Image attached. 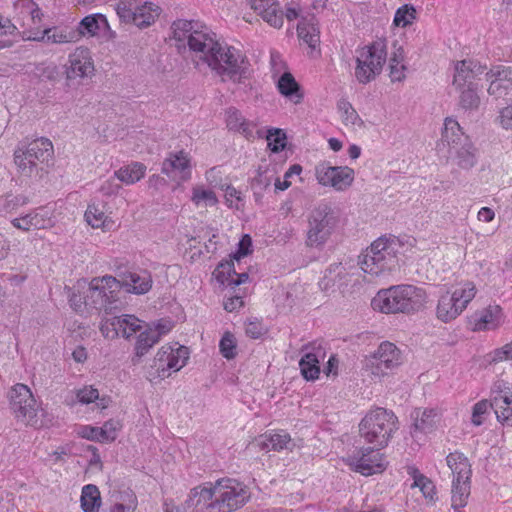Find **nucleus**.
Segmentation results:
<instances>
[{"instance_id":"obj_20","label":"nucleus","mask_w":512,"mask_h":512,"mask_svg":"<svg viewBox=\"0 0 512 512\" xmlns=\"http://www.w3.org/2000/svg\"><path fill=\"white\" fill-rule=\"evenodd\" d=\"M12 225L22 231L46 229L53 225L51 212L46 207H38L28 214L11 221Z\"/></svg>"},{"instance_id":"obj_53","label":"nucleus","mask_w":512,"mask_h":512,"mask_svg":"<svg viewBox=\"0 0 512 512\" xmlns=\"http://www.w3.org/2000/svg\"><path fill=\"white\" fill-rule=\"evenodd\" d=\"M192 201L199 205L201 202L205 203V206H214L218 203V199L215 193L211 190H206L202 187L193 188Z\"/></svg>"},{"instance_id":"obj_13","label":"nucleus","mask_w":512,"mask_h":512,"mask_svg":"<svg viewBox=\"0 0 512 512\" xmlns=\"http://www.w3.org/2000/svg\"><path fill=\"white\" fill-rule=\"evenodd\" d=\"M315 177L322 186H329L337 191H344L352 185L355 172L348 166H331L328 162L324 161L315 166Z\"/></svg>"},{"instance_id":"obj_62","label":"nucleus","mask_w":512,"mask_h":512,"mask_svg":"<svg viewBox=\"0 0 512 512\" xmlns=\"http://www.w3.org/2000/svg\"><path fill=\"white\" fill-rule=\"evenodd\" d=\"M487 72L489 77H495L497 80L510 85L512 83V67L498 66Z\"/></svg>"},{"instance_id":"obj_8","label":"nucleus","mask_w":512,"mask_h":512,"mask_svg":"<svg viewBox=\"0 0 512 512\" xmlns=\"http://www.w3.org/2000/svg\"><path fill=\"white\" fill-rule=\"evenodd\" d=\"M355 78L360 84H368L382 71L387 59L386 46L377 41L356 51Z\"/></svg>"},{"instance_id":"obj_46","label":"nucleus","mask_w":512,"mask_h":512,"mask_svg":"<svg viewBox=\"0 0 512 512\" xmlns=\"http://www.w3.org/2000/svg\"><path fill=\"white\" fill-rule=\"evenodd\" d=\"M169 355H171V345L166 344L163 345L158 350L154 358L153 368H155L157 377L160 379H165L169 377L168 368H166V363L169 360Z\"/></svg>"},{"instance_id":"obj_39","label":"nucleus","mask_w":512,"mask_h":512,"mask_svg":"<svg viewBox=\"0 0 512 512\" xmlns=\"http://www.w3.org/2000/svg\"><path fill=\"white\" fill-rule=\"evenodd\" d=\"M76 397L82 404H90L96 402V405L100 409H105L109 406L110 398L107 396L100 397L99 391L92 385L84 386L77 390Z\"/></svg>"},{"instance_id":"obj_30","label":"nucleus","mask_w":512,"mask_h":512,"mask_svg":"<svg viewBox=\"0 0 512 512\" xmlns=\"http://www.w3.org/2000/svg\"><path fill=\"white\" fill-rule=\"evenodd\" d=\"M447 465L451 469L453 479L470 480L472 470L468 458L461 452L455 451L447 455Z\"/></svg>"},{"instance_id":"obj_59","label":"nucleus","mask_w":512,"mask_h":512,"mask_svg":"<svg viewBox=\"0 0 512 512\" xmlns=\"http://www.w3.org/2000/svg\"><path fill=\"white\" fill-rule=\"evenodd\" d=\"M36 70L41 80L55 82L59 78V70L54 63L40 64Z\"/></svg>"},{"instance_id":"obj_1","label":"nucleus","mask_w":512,"mask_h":512,"mask_svg":"<svg viewBox=\"0 0 512 512\" xmlns=\"http://www.w3.org/2000/svg\"><path fill=\"white\" fill-rule=\"evenodd\" d=\"M173 37L187 41L196 65H207L219 76L240 83L247 77L248 62L240 50L223 44L206 25L179 19L172 24Z\"/></svg>"},{"instance_id":"obj_18","label":"nucleus","mask_w":512,"mask_h":512,"mask_svg":"<svg viewBox=\"0 0 512 512\" xmlns=\"http://www.w3.org/2000/svg\"><path fill=\"white\" fill-rule=\"evenodd\" d=\"M304 352L299 361L302 376L307 381L316 380L320 374V362L326 357L325 348L321 344H309L302 348Z\"/></svg>"},{"instance_id":"obj_34","label":"nucleus","mask_w":512,"mask_h":512,"mask_svg":"<svg viewBox=\"0 0 512 512\" xmlns=\"http://www.w3.org/2000/svg\"><path fill=\"white\" fill-rule=\"evenodd\" d=\"M299 37L311 48H315L320 41L318 23L314 17L302 18L297 26Z\"/></svg>"},{"instance_id":"obj_54","label":"nucleus","mask_w":512,"mask_h":512,"mask_svg":"<svg viewBox=\"0 0 512 512\" xmlns=\"http://www.w3.org/2000/svg\"><path fill=\"white\" fill-rule=\"evenodd\" d=\"M219 348L224 358L233 359L236 356V342L233 334L226 332L220 340Z\"/></svg>"},{"instance_id":"obj_32","label":"nucleus","mask_w":512,"mask_h":512,"mask_svg":"<svg viewBox=\"0 0 512 512\" xmlns=\"http://www.w3.org/2000/svg\"><path fill=\"white\" fill-rule=\"evenodd\" d=\"M277 88L283 96L288 98L295 104H298L303 99L301 87L289 72H285L278 80Z\"/></svg>"},{"instance_id":"obj_55","label":"nucleus","mask_w":512,"mask_h":512,"mask_svg":"<svg viewBox=\"0 0 512 512\" xmlns=\"http://www.w3.org/2000/svg\"><path fill=\"white\" fill-rule=\"evenodd\" d=\"M121 428V424L116 420L106 421L102 427L99 428L101 442H112L117 438V433Z\"/></svg>"},{"instance_id":"obj_45","label":"nucleus","mask_w":512,"mask_h":512,"mask_svg":"<svg viewBox=\"0 0 512 512\" xmlns=\"http://www.w3.org/2000/svg\"><path fill=\"white\" fill-rule=\"evenodd\" d=\"M214 275L220 284L231 287L236 275L233 261L220 262L214 271Z\"/></svg>"},{"instance_id":"obj_31","label":"nucleus","mask_w":512,"mask_h":512,"mask_svg":"<svg viewBox=\"0 0 512 512\" xmlns=\"http://www.w3.org/2000/svg\"><path fill=\"white\" fill-rule=\"evenodd\" d=\"M501 312V308L496 305L489 306L480 313H476L474 316V330L484 331L495 329L500 324Z\"/></svg>"},{"instance_id":"obj_16","label":"nucleus","mask_w":512,"mask_h":512,"mask_svg":"<svg viewBox=\"0 0 512 512\" xmlns=\"http://www.w3.org/2000/svg\"><path fill=\"white\" fill-rule=\"evenodd\" d=\"M380 449L374 446L363 447L353 454L350 459L354 471L364 476L382 472L386 467V463Z\"/></svg>"},{"instance_id":"obj_6","label":"nucleus","mask_w":512,"mask_h":512,"mask_svg":"<svg viewBox=\"0 0 512 512\" xmlns=\"http://www.w3.org/2000/svg\"><path fill=\"white\" fill-rule=\"evenodd\" d=\"M121 284L113 276L95 277L84 296L85 306L105 314H112L123 306Z\"/></svg>"},{"instance_id":"obj_5","label":"nucleus","mask_w":512,"mask_h":512,"mask_svg":"<svg viewBox=\"0 0 512 512\" xmlns=\"http://www.w3.org/2000/svg\"><path fill=\"white\" fill-rule=\"evenodd\" d=\"M397 430L396 415L392 411L380 407L370 410L359 424L361 438L376 448L386 447Z\"/></svg>"},{"instance_id":"obj_2","label":"nucleus","mask_w":512,"mask_h":512,"mask_svg":"<svg viewBox=\"0 0 512 512\" xmlns=\"http://www.w3.org/2000/svg\"><path fill=\"white\" fill-rule=\"evenodd\" d=\"M424 289L414 285L400 284L380 290L372 300V307L382 313H413L426 303Z\"/></svg>"},{"instance_id":"obj_7","label":"nucleus","mask_w":512,"mask_h":512,"mask_svg":"<svg viewBox=\"0 0 512 512\" xmlns=\"http://www.w3.org/2000/svg\"><path fill=\"white\" fill-rule=\"evenodd\" d=\"M53 144L48 138H38L28 145H19L14 150V163L18 172L25 177L39 176L44 171L43 165L52 159Z\"/></svg>"},{"instance_id":"obj_38","label":"nucleus","mask_w":512,"mask_h":512,"mask_svg":"<svg viewBox=\"0 0 512 512\" xmlns=\"http://www.w3.org/2000/svg\"><path fill=\"white\" fill-rule=\"evenodd\" d=\"M108 27L107 19L102 14H92L84 17L79 26L81 34L97 35L101 30Z\"/></svg>"},{"instance_id":"obj_63","label":"nucleus","mask_w":512,"mask_h":512,"mask_svg":"<svg viewBox=\"0 0 512 512\" xmlns=\"http://www.w3.org/2000/svg\"><path fill=\"white\" fill-rule=\"evenodd\" d=\"M496 121L503 129H512V103L499 111Z\"/></svg>"},{"instance_id":"obj_12","label":"nucleus","mask_w":512,"mask_h":512,"mask_svg":"<svg viewBox=\"0 0 512 512\" xmlns=\"http://www.w3.org/2000/svg\"><path fill=\"white\" fill-rule=\"evenodd\" d=\"M9 400L10 408L18 420L31 426L37 424L39 406L27 385L15 384L9 391Z\"/></svg>"},{"instance_id":"obj_25","label":"nucleus","mask_w":512,"mask_h":512,"mask_svg":"<svg viewBox=\"0 0 512 512\" xmlns=\"http://www.w3.org/2000/svg\"><path fill=\"white\" fill-rule=\"evenodd\" d=\"M258 445L263 450L282 451L292 450L295 446L288 432L284 430L268 431L260 436Z\"/></svg>"},{"instance_id":"obj_60","label":"nucleus","mask_w":512,"mask_h":512,"mask_svg":"<svg viewBox=\"0 0 512 512\" xmlns=\"http://www.w3.org/2000/svg\"><path fill=\"white\" fill-rule=\"evenodd\" d=\"M47 31H49V35H47V43H53V44L68 43L73 38L72 33L67 32L64 29H59L57 27L47 28Z\"/></svg>"},{"instance_id":"obj_36","label":"nucleus","mask_w":512,"mask_h":512,"mask_svg":"<svg viewBox=\"0 0 512 512\" xmlns=\"http://www.w3.org/2000/svg\"><path fill=\"white\" fill-rule=\"evenodd\" d=\"M408 474L413 478L411 487H418L426 499L434 501L436 496L434 483L413 466L408 467Z\"/></svg>"},{"instance_id":"obj_58","label":"nucleus","mask_w":512,"mask_h":512,"mask_svg":"<svg viewBox=\"0 0 512 512\" xmlns=\"http://www.w3.org/2000/svg\"><path fill=\"white\" fill-rule=\"evenodd\" d=\"M485 76L486 79L490 81L489 87L487 89L489 95L499 98L507 94V92L510 90V84L503 83L497 80L495 77H489L488 72L485 73Z\"/></svg>"},{"instance_id":"obj_57","label":"nucleus","mask_w":512,"mask_h":512,"mask_svg":"<svg viewBox=\"0 0 512 512\" xmlns=\"http://www.w3.org/2000/svg\"><path fill=\"white\" fill-rule=\"evenodd\" d=\"M221 189L225 191V199L229 207L240 209L241 206H243L244 197L241 191L237 190L232 185L221 186Z\"/></svg>"},{"instance_id":"obj_27","label":"nucleus","mask_w":512,"mask_h":512,"mask_svg":"<svg viewBox=\"0 0 512 512\" xmlns=\"http://www.w3.org/2000/svg\"><path fill=\"white\" fill-rule=\"evenodd\" d=\"M166 332L167 330H164V327L160 324L156 328L149 327L145 330H141L135 344L136 356H144L156 343L159 342L161 336Z\"/></svg>"},{"instance_id":"obj_23","label":"nucleus","mask_w":512,"mask_h":512,"mask_svg":"<svg viewBox=\"0 0 512 512\" xmlns=\"http://www.w3.org/2000/svg\"><path fill=\"white\" fill-rule=\"evenodd\" d=\"M413 420V436L417 433H430L434 431L440 421V415L436 409L433 408H417L411 413Z\"/></svg>"},{"instance_id":"obj_9","label":"nucleus","mask_w":512,"mask_h":512,"mask_svg":"<svg viewBox=\"0 0 512 512\" xmlns=\"http://www.w3.org/2000/svg\"><path fill=\"white\" fill-rule=\"evenodd\" d=\"M476 292L475 284L466 281L453 291L442 294L436 307L437 318L444 323L456 319L474 299Z\"/></svg>"},{"instance_id":"obj_35","label":"nucleus","mask_w":512,"mask_h":512,"mask_svg":"<svg viewBox=\"0 0 512 512\" xmlns=\"http://www.w3.org/2000/svg\"><path fill=\"white\" fill-rule=\"evenodd\" d=\"M451 506L456 512H462L461 508L467 504L470 495V480H452Z\"/></svg>"},{"instance_id":"obj_52","label":"nucleus","mask_w":512,"mask_h":512,"mask_svg":"<svg viewBox=\"0 0 512 512\" xmlns=\"http://www.w3.org/2000/svg\"><path fill=\"white\" fill-rule=\"evenodd\" d=\"M338 107L345 125L355 126L361 124V118L349 102L341 101Z\"/></svg>"},{"instance_id":"obj_40","label":"nucleus","mask_w":512,"mask_h":512,"mask_svg":"<svg viewBox=\"0 0 512 512\" xmlns=\"http://www.w3.org/2000/svg\"><path fill=\"white\" fill-rule=\"evenodd\" d=\"M188 359L189 352L187 347L179 346L178 344L171 345V355H169V360L166 363L169 376L172 374V372H177L182 367H184Z\"/></svg>"},{"instance_id":"obj_37","label":"nucleus","mask_w":512,"mask_h":512,"mask_svg":"<svg viewBox=\"0 0 512 512\" xmlns=\"http://www.w3.org/2000/svg\"><path fill=\"white\" fill-rule=\"evenodd\" d=\"M80 501L84 512H99L101 497L97 486L93 484L85 485L82 489Z\"/></svg>"},{"instance_id":"obj_17","label":"nucleus","mask_w":512,"mask_h":512,"mask_svg":"<svg viewBox=\"0 0 512 512\" xmlns=\"http://www.w3.org/2000/svg\"><path fill=\"white\" fill-rule=\"evenodd\" d=\"M94 63L91 52L86 47H77L68 58L66 77L68 80L83 79L92 76Z\"/></svg>"},{"instance_id":"obj_24","label":"nucleus","mask_w":512,"mask_h":512,"mask_svg":"<svg viewBox=\"0 0 512 512\" xmlns=\"http://www.w3.org/2000/svg\"><path fill=\"white\" fill-rule=\"evenodd\" d=\"M491 407L494 409L497 420L504 425L512 427V392L493 391Z\"/></svg>"},{"instance_id":"obj_10","label":"nucleus","mask_w":512,"mask_h":512,"mask_svg":"<svg viewBox=\"0 0 512 512\" xmlns=\"http://www.w3.org/2000/svg\"><path fill=\"white\" fill-rule=\"evenodd\" d=\"M337 224L334 211L327 203L318 204L308 216L306 244L308 247H322L332 235Z\"/></svg>"},{"instance_id":"obj_4","label":"nucleus","mask_w":512,"mask_h":512,"mask_svg":"<svg viewBox=\"0 0 512 512\" xmlns=\"http://www.w3.org/2000/svg\"><path fill=\"white\" fill-rule=\"evenodd\" d=\"M437 148L439 151L447 148L449 158L462 169H471L477 163L476 148L453 118L445 119Z\"/></svg>"},{"instance_id":"obj_49","label":"nucleus","mask_w":512,"mask_h":512,"mask_svg":"<svg viewBox=\"0 0 512 512\" xmlns=\"http://www.w3.org/2000/svg\"><path fill=\"white\" fill-rule=\"evenodd\" d=\"M272 182V176L268 174L265 170H261L259 168L257 170V175L253 178L251 182V187L254 190L255 200L258 201L261 197V194L264 190L270 187Z\"/></svg>"},{"instance_id":"obj_50","label":"nucleus","mask_w":512,"mask_h":512,"mask_svg":"<svg viewBox=\"0 0 512 512\" xmlns=\"http://www.w3.org/2000/svg\"><path fill=\"white\" fill-rule=\"evenodd\" d=\"M199 497L196 501V505L206 504L208 501H211L213 497L216 498V482L209 487L206 486H197L193 488L190 492V498L194 499Z\"/></svg>"},{"instance_id":"obj_48","label":"nucleus","mask_w":512,"mask_h":512,"mask_svg":"<svg viewBox=\"0 0 512 512\" xmlns=\"http://www.w3.org/2000/svg\"><path fill=\"white\" fill-rule=\"evenodd\" d=\"M416 19L414 6L405 4L396 10L393 23L398 27H407Z\"/></svg>"},{"instance_id":"obj_29","label":"nucleus","mask_w":512,"mask_h":512,"mask_svg":"<svg viewBox=\"0 0 512 512\" xmlns=\"http://www.w3.org/2000/svg\"><path fill=\"white\" fill-rule=\"evenodd\" d=\"M189 159L187 154L180 151L176 154H171L169 158L165 159L162 163V173L168 177H173L176 172L182 173L181 179L186 180L189 177Z\"/></svg>"},{"instance_id":"obj_33","label":"nucleus","mask_w":512,"mask_h":512,"mask_svg":"<svg viewBox=\"0 0 512 512\" xmlns=\"http://www.w3.org/2000/svg\"><path fill=\"white\" fill-rule=\"evenodd\" d=\"M146 173V166L140 162L122 166L114 172V177L125 185H132L140 181Z\"/></svg>"},{"instance_id":"obj_41","label":"nucleus","mask_w":512,"mask_h":512,"mask_svg":"<svg viewBox=\"0 0 512 512\" xmlns=\"http://www.w3.org/2000/svg\"><path fill=\"white\" fill-rule=\"evenodd\" d=\"M122 327L119 329L120 336L129 339L135 333L140 332L142 330L141 321L130 314H123L119 316V320H117Z\"/></svg>"},{"instance_id":"obj_26","label":"nucleus","mask_w":512,"mask_h":512,"mask_svg":"<svg viewBox=\"0 0 512 512\" xmlns=\"http://www.w3.org/2000/svg\"><path fill=\"white\" fill-rule=\"evenodd\" d=\"M225 122L229 130L242 134L247 139L253 137L255 124L244 118L235 107H229L225 111Z\"/></svg>"},{"instance_id":"obj_15","label":"nucleus","mask_w":512,"mask_h":512,"mask_svg":"<svg viewBox=\"0 0 512 512\" xmlns=\"http://www.w3.org/2000/svg\"><path fill=\"white\" fill-rule=\"evenodd\" d=\"M160 7L152 2H145L141 6L132 7L121 3L117 7V14L125 22H131L139 28H145L155 22L160 15Z\"/></svg>"},{"instance_id":"obj_21","label":"nucleus","mask_w":512,"mask_h":512,"mask_svg":"<svg viewBox=\"0 0 512 512\" xmlns=\"http://www.w3.org/2000/svg\"><path fill=\"white\" fill-rule=\"evenodd\" d=\"M252 10L275 28L283 25V13L276 0H246Z\"/></svg>"},{"instance_id":"obj_51","label":"nucleus","mask_w":512,"mask_h":512,"mask_svg":"<svg viewBox=\"0 0 512 512\" xmlns=\"http://www.w3.org/2000/svg\"><path fill=\"white\" fill-rule=\"evenodd\" d=\"M399 51H401L400 59L390 58V61H389V70H390L389 76L391 78V81H393V82L402 81L405 78L406 67L402 63L403 59H404V51H403L402 47H399Z\"/></svg>"},{"instance_id":"obj_28","label":"nucleus","mask_w":512,"mask_h":512,"mask_svg":"<svg viewBox=\"0 0 512 512\" xmlns=\"http://www.w3.org/2000/svg\"><path fill=\"white\" fill-rule=\"evenodd\" d=\"M15 18L21 21V26L28 25L27 19H30L33 24L41 21L43 16L40 8L33 0H16L14 2Z\"/></svg>"},{"instance_id":"obj_42","label":"nucleus","mask_w":512,"mask_h":512,"mask_svg":"<svg viewBox=\"0 0 512 512\" xmlns=\"http://www.w3.org/2000/svg\"><path fill=\"white\" fill-rule=\"evenodd\" d=\"M460 92L459 103L465 110H476L480 105V97L477 93L478 86H467L457 89Z\"/></svg>"},{"instance_id":"obj_11","label":"nucleus","mask_w":512,"mask_h":512,"mask_svg":"<svg viewBox=\"0 0 512 512\" xmlns=\"http://www.w3.org/2000/svg\"><path fill=\"white\" fill-rule=\"evenodd\" d=\"M247 487L236 479L222 478L216 481V499L208 504L218 512H234L249 500Z\"/></svg>"},{"instance_id":"obj_3","label":"nucleus","mask_w":512,"mask_h":512,"mask_svg":"<svg viewBox=\"0 0 512 512\" xmlns=\"http://www.w3.org/2000/svg\"><path fill=\"white\" fill-rule=\"evenodd\" d=\"M401 242L397 237H379L359 256L362 271L371 277H378L398 267Z\"/></svg>"},{"instance_id":"obj_64","label":"nucleus","mask_w":512,"mask_h":512,"mask_svg":"<svg viewBox=\"0 0 512 512\" xmlns=\"http://www.w3.org/2000/svg\"><path fill=\"white\" fill-rule=\"evenodd\" d=\"M137 498L135 495H129L126 503H115L110 508V512H135L137 508Z\"/></svg>"},{"instance_id":"obj_44","label":"nucleus","mask_w":512,"mask_h":512,"mask_svg":"<svg viewBox=\"0 0 512 512\" xmlns=\"http://www.w3.org/2000/svg\"><path fill=\"white\" fill-rule=\"evenodd\" d=\"M29 203V198L26 195L18 194H7L0 197V212L1 213H12L18 208Z\"/></svg>"},{"instance_id":"obj_56","label":"nucleus","mask_w":512,"mask_h":512,"mask_svg":"<svg viewBox=\"0 0 512 512\" xmlns=\"http://www.w3.org/2000/svg\"><path fill=\"white\" fill-rule=\"evenodd\" d=\"M117 320H119V316L102 320L100 325V331L105 338L114 339L120 336L119 329L122 326L119 323H117Z\"/></svg>"},{"instance_id":"obj_43","label":"nucleus","mask_w":512,"mask_h":512,"mask_svg":"<svg viewBox=\"0 0 512 512\" xmlns=\"http://www.w3.org/2000/svg\"><path fill=\"white\" fill-rule=\"evenodd\" d=\"M17 33V26L0 14V49L11 47L14 43L12 37Z\"/></svg>"},{"instance_id":"obj_19","label":"nucleus","mask_w":512,"mask_h":512,"mask_svg":"<svg viewBox=\"0 0 512 512\" xmlns=\"http://www.w3.org/2000/svg\"><path fill=\"white\" fill-rule=\"evenodd\" d=\"M486 70L485 65L472 59H464L455 62L453 85L456 89H462L467 86H477L474 80L483 74Z\"/></svg>"},{"instance_id":"obj_61","label":"nucleus","mask_w":512,"mask_h":512,"mask_svg":"<svg viewBox=\"0 0 512 512\" xmlns=\"http://www.w3.org/2000/svg\"><path fill=\"white\" fill-rule=\"evenodd\" d=\"M491 407V402L481 400L473 407L471 421L475 426H480L483 423L482 416L487 413L488 408Z\"/></svg>"},{"instance_id":"obj_22","label":"nucleus","mask_w":512,"mask_h":512,"mask_svg":"<svg viewBox=\"0 0 512 512\" xmlns=\"http://www.w3.org/2000/svg\"><path fill=\"white\" fill-rule=\"evenodd\" d=\"M121 284V288H126L127 292L134 293L137 295L147 293L152 287V276L148 271L140 272H127L121 275V279H118Z\"/></svg>"},{"instance_id":"obj_47","label":"nucleus","mask_w":512,"mask_h":512,"mask_svg":"<svg viewBox=\"0 0 512 512\" xmlns=\"http://www.w3.org/2000/svg\"><path fill=\"white\" fill-rule=\"evenodd\" d=\"M87 223L93 228L106 227L107 216L105 212L96 204H89L85 212Z\"/></svg>"},{"instance_id":"obj_14","label":"nucleus","mask_w":512,"mask_h":512,"mask_svg":"<svg viewBox=\"0 0 512 512\" xmlns=\"http://www.w3.org/2000/svg\"><path fill=\"white\" fill-rule=\"evenodd\" d=\"M400 364V350L391 342H383L378 347L377 352L368 360L367 367L370 368L371 374L381 377Z\"/></svg>"}]
</instances>
